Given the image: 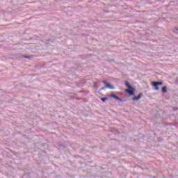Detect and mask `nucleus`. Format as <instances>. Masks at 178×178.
<instances>
[{"instance_id":"nucleus-3","label":"nucleus","mask_w":178,"mask_h":178,"mask_svg":"<svg viewBox=\"0 0 178 178\" xmlns=\"http://www.w3.org/2000/svg\"><path fill=\"white\" fill-rule=\"evenodd\" d=\"M103 84L106 85V88H108L111 90L115 89V87L110 83H107L106 81H103Z\"/></svg>"},{"instance_id":"nucleus-2","label":"nucleus","mask_w":178,"mask_h":178,"mask_svg":"<svg viewBox=\"0 0 178 178\" xmlns=\"http://www.w3.org/2000/svg\"><path fill=\"white\" fill-rule=\"evenodd\" d=\"M152 86L155 88L156 90H159V88L158 86H163V82H153Z\"/></svg>"},{"instance_id":"nucleus-6","label":"nucleus","mask_w":178,"mask_h":178,"mask_svg":"<svg viewBox=\"0 0 178 178\" xmlns=\"http://www.w3.org/2000/svg\"><path fill=\"white\" fill-rule=\"evenodd\" d=\"M162 92L163 93H166L167 92V87L166 86H163L162 88Z\"/></svg>"},{"instance_id":"nucleus-8","label":"nucleus","mask_w":178,"mask_h":178,"mask_svg":"<svg viewBox=\"0 0 178 178\" xmlns=\"http://www.w3.org/2000/svg\"><path fill=\"white\" fill-rule=\"evenodd\" d=\"M108 100V97H102V101L103 102H105L106 101H107Z\"/></svg>"},{"instance_id":"nucleus-7","label":"nucleus","mask_w":178,"mask_h":178,"mask_svg":"<svg viewBox=\"0 0 178 178\" xmlns=\"http://www.w3.org/2000/svg\"><path fill=\"white\" fill-rule=\"evenodd\" d=\"M23 57L25 58H28V59H31V58H33V56H23Z\"/></svg>"},{"instance_id":"nucleus-1","label":"nucleus","mask_w":178,"mask_h":178,"mask_svg":"<svg viewBox=\"0 0 178 178\" xmlns=\"http://www.w3.org/2000/svg\"><path fill=\"white\" fill-rule=\"evenodd\" d=\"M125 86L128 89H125L124 92H127L129 96L134 95L136 89L134 88H133L132 86H131L130 84L127 81H126V83H125Z\"/></svg>"},{"instance_id":"nucleus-4","label":"nucleus","mask_w":178,"mask_h":178,"mask_svg":"<svg viewBox=\"0 0 178 178\" xmlns=\"http://www.w3.org/2000/svg\"><path fill=\"white\" fill-rule=\"evenodd\" d=\"M110 97H112V98H114L115 99L118 100V101H120V102H122V100L120 99V97H119L118 96H115V94H111L109 95Z\"/></svg>"},{"instance_id":"nucleus-5","label":"nucleus","mask_w":178,"mask_h":178,"mask_svg":"<svg viewBox=\"0 0 178 178\" xmlns=\"http://www.w3.org/2000/svg\"><path fill=\"white\" fill-rule=\"evenodd\" d=\"M142 97H143V94L142 93H139L138 95V96H136V97L133 98V101L134 102H136V101L139 100Z\"/></svg>"}]
</instances>
